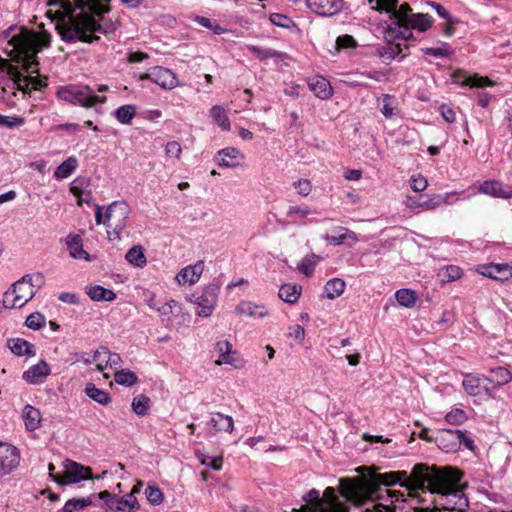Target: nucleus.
<instances>
[{
  "instance_id": "f257e3e1",
  "label": "nucleus",
  "mask_w": 512,
  "mask_h": 512,
  "mask_svg": "<svg viewBox=\"0 0 512 512\" xmlns=\"http://www.w3.org/2000/svg\"><path fill=\"white\" fill-rule=\"evenodd\" d=\"M461 476L459 471L451 468L443 471L429 470L425 465L418 464L410 475L405 471H395L341 479L339 493L356 508L363 507L364 512H371L376 509L373 498L380 486L388 487L400 483L410 496H414L418 490L436 494L435 509L439 512H462L468 502L458 487Z\"/></svg>"
},
{
  "instance_id": "f03ea898",
  "label": "nucleus",
  "mask_w": 512,
  "mask_h": 512,
  "mask_svg": "<svg viewBox=\"0 0 512 512\" xmlns=\"http://www.w3.org/2000/svg\"><path fill=\"white\" fill-rule=\"evenodd\" d=\"M111 0H49L46 16L55 22V28L65 42L99 40L100 34L113 35L120 27L117 18L104 15L110 10Z\"/></svg>"
},
{
  "instance_id": "7ed1b4c3",
  "label": "nucleus",
  "mask_w": 512,
  "mask_h": 512,
  "mask_svg": "<svg viewBox=\"0 0 512 512\" xmlns=\"http://www.w3.org/2000/svg\"><path fill=\"white\" fill-rule=\"evenodd\" d=\"M49 44L50 35L47 32L21 29L8 42L11 62L0 58V73H6L23 92L40 90L47 85V77L38 74L36 54Z\"/></svg>"
},
{
  "instance_id": "20e7f679",
  "label": "nucleus",
  "mask_w": 512,
  "mask_h": 512,
  "mask_svg": "<svg viewBox=\"0 0 512 512\" xmlns=\"http://www.w3.org/2000/svg\"><path fill=\"white\" fill-rule=\"evenodd\" d=\"M373 8L390 14V24L384 37L388 42L396 39L407 40L412 37V29L425 32L431 28L433 19L428 14L412 13L410 6L404 3L397 8L398 0H368Z\"/></svg>"
},
{
  "instance_id": "39448f33",
  "label": "nucleus",
  "mask_w": 512,
  "mask_h": 512,
  "mask_svg": "<svg viewBox=\"0 0 512 512\" xmlns=\"http://www.w3.org/2000/svg\"><path fill=\"white\" fill-rule=\"evenodd\" d=\"M43 283L44 277L40 273L24 275L5 292L1 302L3 307L11 309L23 307L35 296Z\"/></svg>"
},
{
  "instance_id": "423d86ee",
  "label": "nucleus",
  "mask_w": 512,
  "mask_h": 512,
  "mask_svg": "<svg viewBox=\"0 0 512 512\" xmlns=\"http://www.w3.org/2000/svg\"><path fill=\"white\" fill-rule=\"evenodd\" d=\"M305 504L298 512H349L345 501L334 487H327L320 495L316 489H311L303 498Z\"/></svg>"
},
{
  "instance_id": "0eeeda50",
  "label": "nucleus",
  "mask_w": 512,
  "mask_h": 512,
  "mask_svg": "<svg viewBox=\"0 0 512 512\" xmlns=\"http://www.w3.org/2000/svg\"><path fill=\"white\" fill-rule=\"evenodd\" d=\"M131 209L125 201H114L105 210V227L109 240L121 239L126 229Z\"/></svg>"
},
{
  "instance_id": "6e6552de",
  "label": "nucleus",
  "mask_w": 512,
  "mask_h": 512,
  "mask_svg": "<svg viewBox=\"0 0 512 512\" xmlns=\"http://www.w3.org/2000/svg\"><path fill=\"white\" fill-rule=\"evenodd\" d=\"M56 95L59 99L85 108H91L98 103H105L106 97L94 94L86 85H65L58 88Z\"/></svg>"
},
{
  "instance_id": "1a4fd4ad",
  "label": "nucleus",
  "mask_w": 512,
  "mask_h": 512,
  "mask_svg": "<svg viewBox=\"0 0 512 512\" xmlns=\"http://www.w3.org/2000/svg\"><path fill=\"white\" fill-rule=\"evenodd\" d=\"M438 446L445 452H456L462 445L469 450H474V442L461 430L444 429L437 437Z\"/></svg>"
},
{
  "instance_id": "9d476101",
  "label": "nucleus",
  "mask_w": 512,
  "mask_h": 512,
  "mask_svg": "<svg viewBox=\"0 0 512 512\" xmlns=\"http://www.w3.org/2000/svg\"><path fill=\"white\" fill-rule=\"evenodd\" d=\"M63 469V473L60 476H53V481L60 485L76 484L92 478L90 467L83 466L70 459L64 460Z\"/></svg>"
},
{
  "instance_id": "9b49d317",
  "label": "nucleus",
  "mask_w": 512,
  "mask_h": 512,
  "mask_svg": "<svg viewBox=\"0 0 512 512\" xmlns=\"http://www.w3.org/2000/svg\"><path fill=\"white\" fill-rule=\"evenodd\" d=\"M214 352L217 354L215 364L218 366L230 365L236 369L243 366L238 352L233 349V345L228 340L217 341L214 345Z\"/></svg>"
},
{
  "instance_id": "f8f14e48",
  "label": "nucleus",
  "mask_w": 512,
  "mask_h": 512,
  "mask_svg": "<svg viewBox=\"0 0 512 512\" xmlns=\"http://www.w3.org/2000/svg\"><path fill=\"white\" fill-rule=\"evenodd\" d=\"M20 452L12 444L0 441V476L11 474L20 463Z\"/></svg>"
},
{
  "instance_id": "ddd939ff",
  "label": "nucleus",
  "mask_w": 512,
  "mask_h": 512,
  "mask_svg": "<svg viewBox=\"0 0 512 512\" xmlns=\"http://www.w3.org/2000/svg\"><path fill=\"white\" fill-rule=\"evenodd\" d=\"M217 301L218 288L214 286L206 287L194 301L197 306L196 314L200 317L211 316L217 306Z\"/></svg>"
},
{
  "instance_id": "4468645a",
  "label": "nucleus",
  "mask_w": 512,
  "mask_h": 512,
  "mask_svg": "<svg viewBox=\"0 0 512 512\" xmlns=\"http://www.w3.org/2000/svg\"><path fill=\"white\" fill-rule=\"evenodd\" d=\"M476 272L490 279L506 282L512 279V265L508 263L482 264L476 267Z\"/></svg>"
},
{
  "instance_id": "2eb2a0df",
  "label": "nucleus",
  "mask_w": 512,
  "mask_h": 512,
  "mask_svg": "<svg viewBox=\"0 0 512 512\" xmlns=\"http://www.w3.org/2000/svg\"><path fill=\"white\" fill-rule=\"evenodd\" d=\"M205 264L203 260H198L194 264L187 265L183 267L175 276L174 280L177 285L184 286H193L195 285L201 278L204 272Z\"/></svg>"
},
{
  "instance_id": "dca6fc26",
  "label": "nucleus",
  "mask_w": 512,
  "mask_h": 512,
  "mask_svg": "<svg viewBox=\"0 0 512 512\" xmlns=\"http://www.w3.org/2000/svg\"><path fill=\"white\" fill-rule=\"evenodd\" d=\"M245 155L236 147L229 146L220 149L214 156V161L219 167L235 169L242 165Z\"/></svg>"
},
{
  "instance_id": "f3484780",
  "label": "nucleus",
  "mask_w": 512,
  "mask_h": 512,
  "mask_svg": "<svg viewBox=\"0 0 512 512\" xmlns=\"http://www.w3.org/2000/svg\"><path fill=\"white\" fill-rule=\"evenodd\" d=\"M235 313L251 319H265L270 316V310L266 305L249 300L240 301L235 307Z\"/></svg>"
},
{
  "instance_id": "a211bd4d",
  "label": "nucleus",
  "mask_w": 512,
  "mask_h": 512,
  "mask_svg": "<svg viewBox=\"0 0 512 512\" xmlns=\"http://www.w3.org/2000/svg\"><path fill=\"white\" fill-rule=\"evenodd\" d=\"M307 7L314 13L331 17L343 8V0H306Z\"/></svg>"
},
{
  "instance_id": "6ab92c4d",
  "label": "nucleus",
  "mask_w": 512,
  "mask_h": 512,
  "mask_svg": "<svg viewBox=\"0 0 512 512\" xmlns=\"http://www.w3.org/2000/svg\"><path fill=\"white\" fill-rule=\"evenodd\" d=\"M153 83L164 90H173L180 86L177 75L170 69L163 66L152 67Z\"/></svg>"
},
{
  "instance_id": "aec40b11",
  "label": "nucleus",
  "mask_w": 512,
  "mask_h": 512,
  "mask_svg": "<svg viewBox=\"0 0 512 512\" xmlns=\"http://www.w3.org/2000/svg\"><path fill=\"white\" fill-rule=\"evenodd\" d=\"M478 192L494 198H512V186L504 184L503 182L498 180L484 181L478 187Z\"/></svg>"
},
{
  "instance_id": "412c9836",
  "label": "nucleus",
  "mask_w": 512,
  "mask_h": 512,
  "mask_svg": "<svg viewBox=\"0 0 512 512\" xmlns=\"http://www.w3.org/2000/svg\"><path fill=\"white\" fill-rule=\"evenodd\" d=\"M50 374V365L45 360H40L37 364L24 371L22 378L28 384L39 385L42 384Z\"/></svg>"
},
{
  "instance_id": "4be33fe9",
  "label": "nucleus",
  "mask_w": 512,
  "mask_h": 512,
  "mask_svg": "<svg viewBox=\"0 0 512 512\" xmlns=\"http://www.w3.org/2000/svg\"><path fill=\"white\" fill-rule=\"evenodd\" d=\"M65 244L71 258L87 262L92 260L90 254L83 248V239L80 235L68 234L65 238Z\"/></svg>"
},
{
  "instance_id": "5701e85b",
  "label": "nucleus",
  "mask_w": 512,
  "mask_h": 512,
  "mask_svg": "<svg viewBox=\"0 0 512 512\" xmlns=\"http://www.w3.org/2000/svg\"><path fill=\"white\" fill-rule=\"evenodd\" d=\"M309 87L313 91L316 97L326 100L329 99L333 94V89L329 81L322 76L312 77L309 82Z\"/></svg>"
},
{
  "instance_id": "b1692460",
  "label": "nucleus",
  "mask_w": 512,
  "mask_h": 512,
  "mask_svg": "<svg viewBox=\"0 0 512 512\" xmlns=\"http://www.w3.org/2000/svg\"><path fill=\"white\" fill-rule=\"evenodd\" d=\"M22 418L25 428L28 431H35L41 425L42 415L39 409L32 405H25L22 411Z\"/></svg>"
},
{
  "instance_id": "393cba45",
  "label": "nucleus",
  "mask_w": 512,
  "mask_h": 512,
  "mask_svg": "<svg viewBox=\"0 0 512 512\" xmlns=\"http://www.w3.org/2000/svg\"><path fill=\"white\" fill-rule=\"evenodd\" d=\"M209 424L216 432L232 433L234 430L233 418L220 412L212 414Z\"/></svg>"
},
{
  "instance_id": "a878e982",
  "label": "nucleus",
  "mask_w": 512,
  "mask_h": 512,
  "mask_svg": "<svg viewBox=\"0 0 512 512\" xmlns=\"http://www.w3.org/2000/svg\"><path fill=\"white\" fill-rule=\"evenodd\" d=\"M486 380V377L481 374L468 373L464 375L462 386L466 393L471 396H477L480 394L482 382Z\"/></svg>"
},
{
  "instance_id": "bb28decb",
  "label": "nucleus",
  "mask_w": 512,
  "mask_h": 512,
  "mask_svg": "<svg viewBox=\"0 0 512 512\" xmlns=\"http://www.w3.org/2000/svg\"><path fill=\"white\" fill-rule=\"evenodd\" d=\"M86 294L92 301H107L111 302L116 299V294L113 290L104 288L101 285H90L86 287Z\"/></svg>"
},
{
  "instance_id": "cd10ccee",
  "label": "nucleus",
  "mask_w": 512,
  "mask_h": 512,
  "mask_svg": "<svg viewBox=\"0 0 512 512\" xmlns=\"http://www.w3.org/2000/svg\"><path fill=\"white\" fill-rule=\"evenodd\" d=\"M378 103L380 105V112L385 118L390 119L397 115L399 110V103L394 96L390 94H384L378 100Z\"/></svg>"
},
{
  "instance_id": "c85d7f7f",
  "label": "nucleus",
  "mask_w": 512,
  "mask_h": 512,
  "mask_svg": "<svg viewBox=\"0 0 512 512\" xmlns=\"http://www.w3.org/2000/svg\"><path fill=\"white\" fill-rule=\"evenodd\" d=\"M210 117L223 131L231 129V123L227 114V110L221 105H214L209 110Z\"/></svg>"
},
{
  "instance_id": "c756f323",
  "label": "nucleus",
  "mask_w": 512,
  "mask_h": 512,
  "mask_svg": "<svg viewBox=\"0 0 512 512\" xmlns=\"http://www.w3.org/2000/svg\"><path fill=\"white\" fill-rule=\"evenodd\" d=\"M301 291L302 288L300 285L288 283L280 287L278 296L284 302L294 304L298 301Z\"/></svg>"
},
{
  "instance_id": "7c9ffc66",
  "label": "nucleus",
  "mask_w": 512,
  "mask_h": 512,
  "mask_svg": "<svg viewBox=\"0 0 512 512\" xmlns=\"http://www.w3.org/2000/svg\"><path fill=\"white\" fill-rule=\"evenodd\" d=\"M139 507L136 496L127 494L117 499L109 512H133Z\"/></svg>"
},
{
  "instance_id": "2f4dec72",
  "label": "nucleus",
  "mask_w": 512,
  "mask_h": 512,
  "mask_svg": "<svg viewBox=\"0 0 512 512\" xmlns=\"http://www.w3.org/2000/svg\"><path fill=\"white\" fill-rule=\"evenodd\" d=\"M492 388L503 386L512 380L511 372L504 367H497L490 371V377H486Z\"/></svg>"
},
{
  "instance_id": "473e14b6",
  "label": "nucleus",
  "mask_w": 512,
  "mask_h": 512,
  "mask_svg": "<svg viewBox=\"0 0 512 512\" xmlns=\"http://www.w3.org/2000/svg\"><path fill=\"white\" fill-rule=\"evenodd\" d=\"M78 167V160L75 156L68 157L54 171V177L57 180H63L71 176Z\"/></svg>"
},
{
  "instance_id": "72a5a7b5",
  "label": "nucleus",
  "mask_w": 512,
  "mask_h": 512,
  "mask_svg": "<svg viewBox=\"0 0 512 512\" xmlns=\"http://www.w3.org/2000/svg\"><path fill=\"white\" fill-rule=\"evenodd\" d=\"M9 348L12 353H14L17 356H34L35 355V349L33 344L30 342L22 339V338H16L9 341Z\"/></svg>"
},
{
  "instance_id": "f704fd0d",
  "label": "nucleus",
  "mask_w": 512,
  "mask_h": 512,
  "mask_svg": "<svg viewBox=\"0 0 512 512\" xmlns=\"http://www.w3.org/2000/svg\"><path fill=\"white\" fill-rule=\"evenodd\" d=\"M125 259L128 263L137 268H143L147 263L144 249L140 245H135L130 248L125 255Z\"/></svg>"
},
{
  "instance_id": "c9c22d12",
  "label": "nucleus",
  "mask_w": 512,
  "mask_h": 512,
  "mask_svg": "<svg viewBox=\"0 0 512 512\" xmlns=\"http://www.w3.org/2000/svg\"><path fill=\"white\" fill-rule=\"evenodd\" d=\"M398 304L405 308H413L418 300L417 293L411 289H399L395 292Z\"/></svg>"
},
{
  "instance_id": "e433bc0d",
  "label": "nucleus",
  "mask_w": 512,
  "mask_h": 512,
  "mask_svg": "<svg viewBox=\"0 0 512 512\" xmlns=\"http://www.w3.org/2000/svg\"><path fill=\"white\" fill-rule=\"evenodd\" d=\"M346 284L343 280L339 278H334L329 280L324 287L325 295L328 299H335L340 297L344 290H345Z\"/></svg>"
},
{
  "instance_id": "4c0bfd02",
  "label": "nucleus",
  "mask_w": 512,
  "mask_h": 512,
  "mask_svg": "<svg viewBox=\"0 0 512 512\" xmlns=\"http://www.w3.org/2000/svg\"><path fill=\"white\" fill-rule=\"evenodd\" d=\"M135 115L136 106L132 104L122 105L118 107L114 112L116 120L124 125L130 124Z\"/></svg>"
},
{
  "instance_id": "58836bf2",
  "label": "nucleus",
  "mask_w": 512,
  "mask_h": 512,
  "mask_svg": "<svg viewBox=\"0 0 512 512\" xmlns=\"http://www.w3.org/2000/svg\"><path fill=\"white\" fill-rule=\"evenodd\" d=\"M338 230L340 233L337 236L325 235L323 239L334 246L341 245L348 239L357 241V235L353 231L345 227H339Z\"/></svg>"
},
{
  "instance_id": "ea45409f",
  "label": "nucleus",
  "mask_w": 512,
  "mask_h": 512,
  "mask_svg": "<svg viewBox=\"0 0 512 512\" xmlns=\"http://www.w3.org/2000/svg\"><path fill=\"white\" fill-rule=\"evenodd\" d=\"M85 393L89 398L101 405H107L111 401V398L106 391L97 388L91 383L86 385Z\"/></svg>"
},
{
  "instance_id": "a19ab883",
  "label": "nucleus",
  "mask_w": 512,
  "mask_h": 512,
  "mask_svg": "<svg viewBox=\"0 0 512 512\" xmlns=\"http://www.w3.org/2000/svg\"><path fill=\"white\" fill-rule=\"evenodd\" d=\"M455 194H456V192L446 193L444 195L428 196L427 200L422 201V203H421L422 209L430 210V209H435V208L439 207L441 204H450L451 201L449 200V198Z\"/></svg>"
},
{
  "instance_id": "79ce46f5",
  "label": "nucleus",
  "mask_w": 512,
  "mask_h": 512,
  "mask_svg": "<svg viewBox=\"0 0 512 512\" xmlns=\"http://www.w3.org/2000/svg\"><path fill=\"white\" fill-rule=\"evenodd\" d=\"M93 505L92 496L86 498L69 499L62 508V512H75Z\"/></svg>"
},
{
  "instance_id": "37998d69",
  "label": "nucleus",
  "mask_w": 512,
  "mask_h": 512,
  "mask_svg": "<svg viewBox=\"0 0 512 512\" xmlns=\"http://www.w3.org/2000/svg\"><path fill=\"white\" fill-rule=\"evenodd\" d=\"M114 379L119 385L131 387L137 383L138 377L134 372L123 369L115 372Z\"/></svg>"
},
{
  "instance_id": "c03bdc74",
  "label": "nucleus",
  "mask_w": 512,
  "mask_h": 512,
  "mask_svg": "<svg viewBox=\"0 0 512 512\" xmlns=\"http://www.w3.org/2000/svg\"><path fill=\"white\" fill-rule=\"evenodd\" d=\"M443 282H452L460 279L463 275L462 269L457 265H447L439 272Z\"/></svg>"
},
{
  "instance_id": "a18cd8bd",
  "label": "nucleus",
  "mask_w": 512,
  "mask_h": 512,
  "mask_svg": "<svg viewBox=\"0 0 512 512\" xmlns=\"http://www.w3.org/2000/svg\"><path fill=\"white\" fill-rule=\"evenodd\" d=\"M312 210L307 205H292L286 210V216L293 220H302L307 218Z\"/></svg>"
},
{
  "instance_id": "49530a36",
  "label": "nucleus",
  "mask_w": 512,
  "mask_h": 512,
  "mask_svg": "<svg viewBox=\"0 0 512 512\" xmlns=\"http://www.w3.org/2000/svg\"><path fill=\"white\" fill-rule=\"evenodd\" d=\"M150 399L141 394L133 398L131 406L135 414L139 416H145L149 410Z\"/></svg>"
},
{
  "instance_id": "de8ad7c7",
  "label": "nucleus",
  "mask_w": 512,
  "mask_h": 512,
  "mask_svg": "<svg viewBox=\"0 0 512 512\" xmlns=\"http://www.w3.org/2000/svg\"><path fill=\"white\" fill-rule=\"evenodd\" d=\"M145 496L147 501L153 506L162 504L164 500V495L161 489L153 484H149L146 487Z\"/></svg>"
},
{
  "instance_id": "09e8293b",
  "label": "nucleus",
  "mask_w": 512,
  "mask_h": 512,
  "mask_svg": "<svg viewBox=\"0 0 512 512\" xmlns=\"http://www.w3.org/2000/svg\"><path fill=\"white\" fill-rule=\"evenodd\" d=\"M321 258L315 254L305 257L298 265V269L306 276H310Z\"/></svg>"
},
{
  "instance_id": "8fccbe9b",
  "label": "nucleus",
  "mask_w": 512,
  "mask_h": 512,
  "mask_svg": "<svg viewBox=\"0 0 512 512\" xmlns=\"http://www.w3.org/2000/svg\"><path fill=\"white\" fill-rule=\"evenodd\" d=\"M160 316L168 317L172 314H179L181 312V304L176 300H169L163 305L157 307L156 309Z\"/></svg>"
},
{
  "instance_id": "3c124183",
  "label": "nucleus",
  "mask_w": 512,
  "mask_h": 512,
  "mask_svg": "<svg viewBox=\"0 0 512 512\" xmlns=\"http://www.w3.org/2000/svg\"><path fill=\"white\" fill-rule=\"evenodd\" d=\"M197 458L199 459L200 463L204 466L210 467L211 469L215 471H219L222 469L223 465V457L217 456V457H211L207 456L203 453L197 454Z\"/></svg>"
},
{
  "instance_id": "603ef678",
  "label": "nucleus",
  "mask_w": 512,
  "mask_h": 512,
  "mask_svg": "<svg viewBox=\"0 0 512 512\" xmlns=\"http://www.w3.org/2000/svg\"><path fill=\"white\" fill-rule=\"evenodd\" d=\"M107 348L100 347L96 351L93 352V364L96 366V369L100 372H103L106 368H108L107 364Z\"/></svg>"
},
{
  "instance_id": "864d4df0",
  "label": "nucleus",
  "mask_w": 512,
  "mask_h": 512,
  "mask_svg": "<svg viewBox=\"0 0 512 512\" xmlns=\"http://www.w3.org/2000/svg\"><path fill=\"white\" fill-rule=\"evenodd\" d=\"M445 420L451 425H461L467 420V415L464 410L453 408L445 415Z\"/></svg>"
},
{
  "instance_id": "5fc2aeb1",
  "label": "nucleus",
  "mask_w": 512,
  "mask_h": 512,
  "mask_svg": "<svg viewBox=\"0 0 512 512\" xmlns=\"http://www.w3.org/2000/svg\"><path fill=\"white\" fill-rule=\"evenodd\" d=\"M292 187L301 197H307L312 192V183L307 178H299L292 183Z\"/></svg>"
},
{
  "instance_id": "6e6d98bb",
  "label": "nucleus",
  "mask_w": 512,
  "mask_h": 512,
  "mask_svg": "<svg viewBox=\"0 0 512 512\" xmlns=\"http://www.w3.org/2000/svg\"><path fill=\"white\" fill-rule=\"evenodd\" d=\"M248 50L253 53L259 60H266L268 58H275L280 56V53L275 50L266 49L255 45H249Z\"/></svg>"
},
{
  "instance_id": "4d7b16f0",
  "label": "nucleus",
  "mask_w": 512,
  "mask_h": 512,
  "mask_svg": "<svg viewBox=\"0 0 512 512\" xmlns=\"http://www.w3.org/2000/svg\"><path fill=\"white\" fill-rule=\"evenodd\" d=\"M46 319L41 313L35 312L30 314L25 321L28 328L33 330H39L45 326Z\"/></svg>"
},
{
  "instance_id": "13d9d810",
  "label": "nucleus",
  "mask_w": 512,
  "mask_h": 512,
  "mask_svg": "<svg viewBox=\"0 0 512 512\" xmlns=\"http://www.w3.org/2000/svg\"><path fill=\"white\" fill-rule=\"evenodd\" d=\"M465 84L469 85L470 87H477V88L491 87V86L495 85V83L488 77H483V76H478V75L468 77L465 80Z\"/></svg>"
},
{
  "instance_id": "bf43d9fd",
  "label": "nucleus",
  "mask_w": 512,
  "mask_h": 512,
  "mask_svg": "<svg viewBox=\"0 0 512 512\" xmlns=\"http://www.w3.org/2000/svg\"><path fill=\"white\" fill-rule=\"evenodd\" d=\"M286 336L293 339L297 344H302L305 339V329L299 324L288 327Z\"/></svg>"
},
{
  "instance_id": "052dcab7",
  "label": "nucleus",
  "mask_w": 512,
  "mask_h": 512,
  "mask_svg": "<svg viewBox=\"0 0 512 512\" xmlns=\"http://www.w3.org/2000/svg\"><path fill=\"white\" fill-rule=\"evenodd\" d=\"M410 187L415 192H422L428 186L426 177L421 174H413L409 180Z\"/></svg>"
},
{
  "instance_id": "680f3d73",
  "label": "nucleus",
  "mask_w": 512,
  "mask_h": 512,
  "mask_svg": "<svg viewBox=\"0 0 512 512\" xmlns=\"http://www.w3.org/2000/svg\"><path fill=\"white\" fill-rule=\"evenodd\" d=\"M25 120L20 116H5L0 114V126L6 128H15L24 125Z\"/></svg>"
},
{
  "instance_id": "e2e57ef3",
  "label": "nucleus",
  "mask_w": 512,
  "mask_h": 512,
  "mask_svg": "<svg viewBox=\"0 0 512 512\" xmlns=\"http://www.w3.org/2000/svg\"><path fill=\"white\" fill-rule=\"evenodd\" d=\"M357 46L356 40L350 35H342L336 39L335 48L337 51L342 49H353Z\"/></svg>"
},
{
  "instance_id": "0e129e2a",
  "label": "nucleus",
  "mask_w": 512,
  "mask_h": 512,
  "mask_svg": "<svg viewBox=\"0 0 512 512\" xmlns=\"http://www.w3.org/2000/svg\"><path fill=\"white\" fill-rule=\"evenodd\" d=\"M165 154L169 158L179 160L182 155V148L179 142L169 141L165 145Z\"/></svg>"
},
{
  "instance_id": "69168bd1",
  "label": "nucleus",
  "mask_w": 512,
  "mask_h": 512,
  "mask_svg": "<svg viewBox=\"0 0 512 512\" xmlns=\"http://www.w3.org/2000/svg\"><path fill=\"white\" fill-rule=\"evenodd\" d=\"M423 52L434 57H447L451 54L450 47L446 43H442L439 47L425 48Z\"/></svg>"
},
{
  "instance_id": "338daca9",
  "label": "nucleus",
  "mask_w": 512,
  "mask_h": 512,
  "mask_svg": "<svg viewBox=\"0 0 512 512\" xmlns=\"http://www.w3.org/2000/svg\"><path fill=\"white\" fill-rule=\"evenodd\" d=\"M270 21L279 27L289 28L293 26V21L286 15L280 13H273L270 15Z\"/></svg>"
},
{
  "instance_id": "774afa93",
  "label": "nucleus",
  "mask_w": 512,
  "mask_h": 512,
  "mask_svg": "<svg viewBox=\"0 0 512 512\" xmlns=\"http://www.w3.org/2000/svg\"><path fill=\"white\" fill-rule=\"evenodd\" d=\"M97 497L99 499H101L105 506H106V511L109 512V510L112 508V506L114 505V503L117 501V499L119 497L111 494L109 491L105 490V491H102L100 493L97 494Z\"/></svg>"
}]
</instances>
